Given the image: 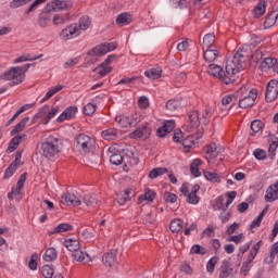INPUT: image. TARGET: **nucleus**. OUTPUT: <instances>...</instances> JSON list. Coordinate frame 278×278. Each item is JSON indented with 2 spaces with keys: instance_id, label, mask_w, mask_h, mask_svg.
<instances>
[{
  "instance_id": "obj_1",
  "label": "nucleus",
  "mask_w": 278,
  "mask_h": 278,
  "mask_svg": "<svg viewBox=\"0 0 278 278\" xmlns=\"http://www.w3.org/2000/svg\"><path fill=\"white\" fill-rule=\"evenodd\" d=\"M244 54L242 52H236L231 59L226 61V74L225 84L229 85L236 81L235 75H238L240 71L244 70Z\"/></svg>"
},
{
  "instance_id": "obj_2",
  "label": "nucleus",
  "mask_w": 278,
  "mask_h": 278,
  "mask_svg": "<svg viewBox=\"0 0 278 278\" xmlns=\"http://www.w3.org/2000/svg\"><path fill=\"white\" fill-rule=\"evenodd\" d=\"M30 67L31 64L29 63L23 66L11 67L1 74L0 79H2V81H9V86L14 88V86H18L25 81V73H27Z\"/></svg>"
},
{
  "instance_id": "obj_3",
  "label": "nucleus",
  "mask_w": 278,
  "mask_h": 278,
  "mask_svg": "<svg viewBox=\"0 0 278 278\" xmlns=\"http://www.w3.org/2000/svg\"><path fill=\"white\" fill-rule=\"evenodd\" d=\"M41 153L43 157L48 160H53V157H59L62 153V141L58 137H49L41 144Z\"/></svg>"
},
{
  "instance_id": "obj_4",
  "label": "nucleus",
  "mask_w": 278,
  "mask_h": 278,
  "mask_svg": "<svg viewBox=\"0 0 278 278\" xmlns=\"http://www.w3.org/2000/svg\"><path fill=\"white\" fill-rule=\"evenodd\" d=\"M76 150L80 155H88V153H92L94 150V139L86 134H79L76 137Z\"/></svg>"
},
{
  "instance_id": "obj_5",
  "label": "nucleus",
  "mask_w": 278,
  "mask_h": 278,
  "mask_svg": "<svg viewBox=\"0 0 278 278\" xmlns=\"http://www.w3.org/2000/svg\"><path fill=\"white\" fill-rule=\"evenodd\" d=\"M115 60H116V55L114 54L109 55L102 64L93 68V73H98L100 77H105V75L112 72V67H110V64H112V62H114Z\"/></svg>"
},
{
  "instance_id": "obj_6",
  "label": "nucleus",
  "mask_w": 278,
  "mask_h": 278,
  "mask_svg": "<svg viewBox=\"0 0 278 278\" xmlns=\"http://www.w3.org/2000/svg\"><path fill=\"white\" fill-rule=\"evenodd\" d=\"M80 35L81 31H79V26H77V24H72L60 33V38L61 40H73V38H77V36Z\"/></svg>"
},
{
  "instance_id": "obj_7",
  "label": "nucleus",
  "mask_w": 278,
  "mask_h": 278,
  "mask_svg": "<svg viewBox=\"0 0 278 278\" xmlns=\"http://www.w3.org/2000/svg\"><path fill=\"white\" fill-rule=\"evenodd\" d=\"M49 12H60L62 10H71L73 2L68 0H54L47 4Z\"/></svg>"
},
{
  "instance_id": "obj_8",
  "label": "nucleus",
  "mask_w": 278,
  "mask_h": 278,
  "mask_svg": "<svg viewBox=\"0 0 278 278\" xmlns=\"http://www.w3.org/2000/svg\"><path fill=\"white\" fill-rule=\"evenodd\" d=\"M278 97V80L277 79H271L267 84V89L265 93V99L267 103H273Z\"/></svg>"
},
{
  "instance_id": "obj_9",
  "label": "nucleus",
  "mask_w": 278,
  "mask_h": 278,
  "mask_svg": "<svg viewBox=\"0 0 278 278\" xmlns=\"http://www.w3.org/2000/svg\"><path fill=\"white\" fill-rule=\"evenodd\" d=\"M257 99V89H252L248 96L239 100V108L247 110V108H253L255 100Z\"/></svg>"
},
{
  "instance_id": "obj_10",
  "label": "nucleus",
  "mask_w": 278,
  "mask_h": 278,
  "mask_svg": "<svg viewBox=\"0 0 278 278\" xmlns=\"http://www.w3.org/2000/svg\"><path fill=\"white\" fill-rule=\"evenodd\" d=\"M116 49V43L111 42V43H102L89 52V55H105V53H110V51H114Z\"/></svg>"
},
{
  "instance_id": "obj_11",
  "label": "nucleus",
  "mask_w": 278,
  "mask_h": 278,
  "mask_svg": "<svg viewBox=\"0 0 278 278\" xmlns=\"http://www.w3.org/2000/svg\"><path fill=\"white\" fill-rule=\"evenodd\" d=\"M201 123V119H199V113L195 111L188 113V123L185 126V131L190 134L192 129H195V127H199Z\"/></svg>"
},
{
  "instance_id": "obj_12",
  "label": "nucleus",
  "mask_w": 278,
  "mask_h": 278,
  "mask_svg": "<svg viewBox=\"0 0 278 278\" xmlns=\"http://www.w3.org/2000/svg\"><path fill=\"white\" fill-rule=\"evenodd\" d=\"M61 203L63 205H67V206L73 205L74 207H77V206L81 205V200L79 198H77V195H75L74 193L67 192L61 197Z\"/></svg>"
},
{
  "instance_id": "obj_13",
  "label": "nucleus",
  "mask_w": 278,
  "mask_h": 278,
  "mask_svg": "<svg viewBox=\"0 0 278 278\" xmlns=\"http://www.w3.org/2000/svg\"><path fill=\"white\" fill-rule=\"evenodd\" d=\"M125 156L128 157L131 166H138L140 160L138 159V150L134 146H128L124 149Z\"/></svg>"
},
{
  "instance_id": "obj_14",
  "label": "nucleus",
  "mask_w": 278,
  "mask_h": 278,
  "mask_svg": "<svg viewBox=\"0 0 278 278\" xmlns=\"http://www.w3.org/2000/svg\"><path fill=\"white\" fill-rule=\"evenodd\" d=\"M203 138V128L198 130V132L194 136H189L187 139H182L181 144L185 149V153H188L190 151V148L192 144H194V140H201Z\"/></svg>"
},
{
  "instance_id": "obj_15",
  "label": "nucleus",
  "mask_w": 278,
  "mask_h": 278,
  "mask_svg": "<svg viewBox=\"0 0 278 278\" xmlns=\"http://www.w3.org/2000/svg\"><path fill=\"white\" fill-rule=\"evenodd\" d=\"M149 136H151V128H149L147 125L138 127L135 131L130 134V138L142 140H147Z\"/></svg>"
},
{
  "instance_id": "obj_16",
  "label": "nucleus",
  "mask_w": 278,
  "mask_h": 278,
  "mask_svg": "<svg viewBox=\"0 0 278 278\" xmlns=\"http://www.w3.org/2000/svg\"><path fill=\"white\" fill-rule=\"evenodd\" d=\"M117 252L116 250H111L110 252L104 253L102 257V262L104 266H116L118 264V261L116 260Z\"/></svg>"
},
{
  "instance_id": "obj_17",
  "label": "nucleus",
  "mask_w": 278,
  "mask_h": 278,
  "mask_svg": "<svg viewBox=\"0 0 278 278\" xmlns=\"http://www.w3.org/2000/svg\"><path fill=\"white\" fill-rule=\"evenodd\" d=\"M208 75H212V77H217L218 79H220V81H224V84H225V75H227V73H225L223 71V67H220L216 64H210L208 65Z\"/></svg>"
},
{
  "instance_id": "obj_18",
  "label": "nucleus",
  "mask_w": 278,
  "mask_h": 278,
  "mask_svg": "<svg viewBox=\"0 0 278 278\" xmlns=\"http://www.w3.org/2000/svg\"><path fill=\"white\" fill-rule=\"evenodd\" d=\"M173 129H175V121H166L163 126L156 130V136H159V138H165Z\"/></svg>"
},
{
  "instance_id": "obj_19",
  "label": "nucleus",
  "mask_w": 278,
  "mask_h": 278,
  "mask_svg": "<svg viewBox=\"0 0 278 278\" xmlns=\"http://www.w3.org/2000/svg\"><path fill=\"white\" fill-rule=\"evenodd\" d=\"M223 151V148L218 147L215 142L206 146L205 148V157L206 160H212V157H218V153Z\"/></svg>"
},
{
  "instance_id": "obj_20",
  "label": "nucleus",
  "mask_w": 278,
  "mask_h": 278,
  "mask_svg": "<svg viewBox=\"0 0 278 278\" xmlns=\"http://www.w3.org/2000/svg\"><path fill=\"white\" fill-rule=\"evenodd\" d=\"M75 114H77V106H70L56 118V121L58 123L71 121V118H75Z\"/></svg>"
},
{
  "instance_id": "obj_21",
  "label": "nucleus",
  "mask_w": 278,
  "mask_h": 278,
  "mask_svg": "<svg viewBox=\"0 0 278 278\" xmlns=\"http://www.w3.org/2000/svg\"><path fill=\"white\" fill-rule=\"evenodd\" d=\"M201 190V186L193 185L191 188V191L187 194V203H190L191 205H197L200 201L199 195H197V192Z\"/></svg>"
},
{
  "instance_id": "obj_22",
  "label": "nucleus",
  "mask_w": 278,
  "mask_h": 278,
  "mask_svg": "<svg viewBox=\"0 0 278 278\" xmlns=\"http://www.w3.org/2000/svg\"><path fill=\"white\" fill-rule=\"evenodd\" d=\"M49 23H51V11H49V8H47L43 12L40 13L38 25L45 29L49 27Z\"/></svg>"
},
{
  "instance_id": "obj_23",
  "label": "nucleus",
  "mask_w": 278,
  "mask_h": 278,
  "mask_svg": "<svg viewBox=\"0 0 278 278\" xmlns=\"http://www.w3.org/2000/svg\"><path fill=\"white\" fill-rule=\"evenodd\" d=\"M218 50L216 47L213 48H204V60L205 62H216L218 60Z\"/></svg>"
},
{
  "instance_id": "obj_24",
  "label": "nucleus",
  "mask_w": 278,
  "mask_h": 278,
  "mask_svg": "<svg viewBox=\"0 0 278 278\" xmlns=\"http://www.w3.org/2000/svg\"><path fill=\"white\" fill-rule=\"evenodd\" d=\"M156 193L151 189H146L144 194L139 195L138 205L143 203V201H148L149 203H153L155 201Z\"/></svg>"
},
{
  "instance_id": "obj_25",
  "label": "nucleus",
  "mask_w": 278,
  "mask_h": 278,
  "mask_svg": "<svg viewBox=\"0 0 278 278\" xmlns=\"http://www.w3.org/2000/svg\"><path fill=\"white\" fill-rule=\"evenodd\" d=\"M233 273V268L229 265V261L225 260L219 268V278H227Z\"/></svg>"
},
{
  "instance_id": "obj_26",
  "label": "nucleus",
  "mask_w": 278,
  "mask_h": 278,
  "mask_svg": "<svg viewBox=\"0 0 278 278\" xmlns=\"http://www.w3.org/2000/svg\"><path fill=\"white\" fill-rule=\"evenodd\" d=\"M214 42H216V36L214 34H206L202 41L203 51L216 47L214 46Z\"/></svg>"
},
{
  "instance_id": "obj_27",
  "label": "nucleus",
  "mask_w": 278,
  "mask_h": 278,
  "mask_svg": "<svg viewBox=\"0 0 278 278\" xmlns=\"http://www.w3.org/2000/svg\"><path fill=\"white\" fill-rule=\"evenodd\" d=\"M64 245L72 253H75L76 251H79V249H80L79 240H77V239H67V240H65Z\"/></svg>"
},
{
  "instance_id": "obj_28",
  "label": "nucleus",
  "mask_w": 278,
  "mask_h": 278,
  "mask_svg": "<svg viewBox=\"0 0 278 278\" xmlns=\"http://www.w3.org/2000/svg\"><path fill=\"white\" fill-rule=\"evenodd\" d=\"M66 231H73V226L71 224H60L49 232V236H53L54 233H64Z\"/></svg>"
},
{
  "instance_id": "obj_29",
  "label": "nucleus",
  "mask_w": 278,
  "mask_h": 278,
  "mask_svg": "<svg viewBox=\"0 0 278 278\" xmlns=\"http://www.w3.org/2000/svg\"><path fill=\"white\" fill-rule=\"evenodd\" d=\"M90 25H92L90 17L88 15H84L79 18L77 27L79 31H86V29H88Z\"/></svg>"
},
{
  "instance_id": "obj_30",
  "label": "nucleus",
  "mask_w": 278,
  "mask_h": 278,
  "mask_svg": "<svg viewBox=\"0 0 278 278\" xmlns=\"http://www.w3.org/2000/svg\"><path fill=\"white\" fill-rule=\"evenodd\" d=\"M72 256L76 262H90V255L79 249L76 252H73Z\"/></svg>"
},
{
  "instance_id": "obj_31",
  "label": "nucleus",
  "mask_w": 278,
  "mask_h": 278,
  "mask_svg": "<svg viewBox=\"0 0 278 278\" xmlns=\"http://www.w3.org/2000/svg\"><path fill=\"white\" fill-rule=\"evenodd\" d=\"M203 164V161L200 159H194L193 162L190 165V172L193 177H201V172L199 170V166Z\"/></svg>"
},
{
  "instance_id": "obj_32",
  "label": "nucleus",
  "mask_w": 278,
  "mask_h": 278,
  "mask_svg": "<svg viewBox=\"0 0 278 278\" xmlns=\"http://www.w3.org/2000/svg\"><path fill=\"white\" fill-rule=\"evenodd\" d=\"M64 86L62 85H58L55 87H52L47 93L46 96L41 99L40 103H45L46 101H49V99H51V97H53L54 94H58V92H60V90H63Z\"/></svg>"
},
{
  "instance_id": "obj_33",
  "label": "nucleus",
  "mask_w": 278,
  "mask_h": 278,
  "mask_svg": "<svg viewBox=\"0 0 278 278\" xmlns=\"http://www.w3.org/2000/svg\"><path fill=\"white\" fill-rule=\"evenodd\" d=\"M45 262H55L58 260V251L54 248H49L43 254Z\"/></svg>"
},
{
  "instance_id": "obj_34",
  "label": "nucleus",
  "mask_w": 278,
  "mask_h": 278,
  "mask_svg": "<svg viewBox=\"0 0 278 278\" xmlns=\"http://www.w3.org/2000/svg\"><path fill=\"white\" fill-rule=\"evenodd\" d=\"M266 13V1H261L253 10V14L255 18H260V16H264Z\"/></svg>"
},
{
  "instance_id": "obj_35",
  "label": "nucleus",
  "mask_w": 278,
  "mask_h": 278,
  "mask_svg": "<svg viewBox=\"0 0 278 278\" xmlns=\"http://www.w3.org/2000/svg\"><path fill=\"white\" fill-rule=\"evenodd\" d=\"M166 173H168V168H166V167H156V168H153L149 173V178L150 179H157V177H162V175H166Z\"/></svg>"
},
{
  "instance_id": "obj_36",
  "label": "nucleus",
  "mask_w": 278,
  "mask_h": 278,
  "mask_svg": "<svg viewBox=\"0 0 278 278\" xmlns=\"http://www.w3.org/2000/svg\"><path fill=\"white\" fill-rule=\"evenodd\" d=\"M102 138L104 140H116V138H118V130L114 128L103 130Z\"/></svg>"
},
{
  "instance_id": "obj_37",
  "label": "nucleus",
  "mask_w": 278,
  "mask_h": 278,
  "mask_svg": "<svg viewBox=\"0 0 278 278\" xmlns=\"http://www.w3.org/2000/svg\"><path fill=\"white\" fill-rule=\"evenodd\" d=\"M115 123H117L119 127H131L130 117L127 115H117Z\"/></svg>"
},
{
  "instance_id": "obj_38",
  "label": "nucleus",
  "mask_w": 278,
  "mask_h": 278,
  "mask_svg": "<svg viewBox=\"0 0 278 278\" xmlns=\"http://www.w3.org/2000/svg\"><path fill=\"white\" fill-rule=\"evenodd\" d=\"M29 123V117H24L15 127L11 130V136H16V134H21L25 126Z\"/></svg>"
},
{
  "instance_id": "obj_39",
  "label": "nucleus",
  "mask_w": 278,
  "mask_h": 278,
  "mask_svg": "<svg viewBox=\"0 0 278 278\" xmlns=\"http://www.w3.org/2000/svg\"><path fill=\"white\" fill-rule=\"evenodd\" d=\"M146 77L149 79H160L162 77V68H151L144 72Z\"/></svg>"
},
{
  "instance_id": "obj_40",
  "label": "nucleus",
  "mask_w": 278,
  "mask_h": 278,
  "mask_svg": "<svg viewBox=\"0 0 278 278\" xmlns=\"http://www.w3.org/2000/svg\"><path fill=\"white\" fill-rule=\"evenodd\" d=\"M129 194H131V189H125L123 193L117 194V203L125 205L130 200Z\"/></svg>"
},
{
  "instance_id": "obj_41",
  "label": "nucleus",
  "mask_w": 278,
  "mask_h": 278,
  "mask_svg": "<svg viewBox=\"0 0 278 278\" xmlns=\"http://www.w3.org/2000/svg\"><path fill=\"white\" fill-rule=\"evenodd\" d=\"M117 25H121V27H125V25H129L131 23V16L127 13H122L116 18Z\"/></svg>"
},
{
  "instance_id": "obj_42",
  "label": "nucleus",
  "mask_w": 278,
  "mask_h": 278,
  "mask_svg": "<svg viewBox=\"0 0 278 278\" xmlns=\"http://www.w3.org/2000/svg\"><path fill=\"white\" fill-rule=\"evenodd\" d=\"M169 229L172 233H179L180 229H184V222L181 219H174L169 224Z\"/></svg>"
},
{
  "instance_id": "obj_43",
  "label": "nucleus",
  "mask_w": 278,
  "mask_h": 278,
  "mask_svg": "<svg viewBox=\"0 0 278 278\" xmlns=\"http://www.w3.org/2000/svg\"><path fill=\"white\" fill-rule=\"evenodd\" d=\"M58 112H60V106L55 105L53 106L47 114V116L43 118V125H49V122L51 118H55L58 116Z\"/></svg>"
},
{
  "instance_id": "obj_44",
  "label": "nucleus",
  "mask_w": 278,
  "mask_h": 278,
  "mask_svg": "<svg viewBox=\"0 0 278 278\" xmlns=\"http://www.w3.org/2000/svg\"><path fill=\"white\" fill-rule=\"evenodd\" d=\"M84 203L87 205V207H97L99 204V200H97L96 197L87 194L83 198Z\"/></svg>"
},
{
  "instance_id": "obj_45",
  "label": "nucleus",
  "mask_w": 278,
  "mask_h": 278,
  "mask_svg": "<svg viewBox=\"0 0 278 278\" xmlns=\"http://www.w3.org/2000/svg\"><path fill=\"white\" fill-rule=\"evenodd\" d=\"M179 108H181V101H179V100H169L166 103V110H168V112H170V113L177 112V110H179Z\"/></svg>"
},
{
  "instance_id": "obj_46",
  "label": "nucleus",
  "mask_w": 278,
  "mask_h": 278,
  "mask_svg": "<svg viewBox=\"0 0 278 278\" xmlns=\"http://www.w3.org/2000/svg\"><path fill=\"white\" fill-rule=\"evenodd\" d=\"M43 3H47V0H35L24 14L28 15L31 14V12H36V10H38V8H40V5H42Z\"/></svg>"
},
{
  "instance_id": "obj_47",
  "label": "nucleus",
  "mask_w": 278,
  "mask_h": 278,
  "mask_svg": "<svg viewBox=\"0 0 278 278\" xmlns=\"http://www.w3.org/2000/svg\"><path fill=\"white\" fill-rule=\"evenodd\" d=\"M204 177L207 181H212V184H220V176L216 173L204 170Z\"/></svg>"
},
{
  "instance_id": "obj_48",
  "label": "nucleus",
  "mask_w": 278,
  "mask_h": 278,
  "mask_svg": "<svg viewBox=\"0 0 278 278\" xmlns=\"http://www.w3.org/2000/svg\"><path fill=\"white\" fill-rule=\"evenodd\" d=\"M17 168H18V163H16V161L11 163L10 166L5 169L4 178L10 179V177H12L14 173H16Z\"/></svg>"
},
{
  "instance_id": "obj_49",
  "label": "nucleus",
  "mask_w": 278,
  "mask_h": 278,
  "mask_svg": "<svg viewBox=\"0 0 278 278\" xmlns=\"http://www.w3.org/2000/svg\"><path fill=\"white\" fill-rule=\"evenodd\" d=\"M55 274V270H53V267L49 265H45L41 268V275L43 278H53V275Z\"/></svg>"
},
{
  "instance_id": "obj_50",
  "label": "nucleus",
  "mask_w": 278,
  "mask_h": 278,
  "mask_svg": "<svg viewBox=\"0 0 278 278\" xmlns=\"http://www.w3.org/2000/svg\"><path fill=\"white\" fill-rule=\"evenodd\" d=\"M277 64V59L265 58L261 63V68H273Z\"/></svg>"
},
{
  "instance_id": "obj_51",
  "label": "nucleus",
  "mask_w": 278,
  "mask_h": 278,
  "mask_svg": "<svg viewBox=\"0 0 278 278\" xmlns=\"http://www.w3.org/2000/svg\"><path fill=\"white\" fill-rule=\"evenodd\" d=\"M28 268L30 270H38V253H33L28 262Z\"/></svg>"
},
{
  "instance_id": "obj_52",
  "label": "nucleus",
  "mask_w": 278,
  "mask_h": 278,
  "mask_svg": "<svg viewBox=\"0 0 278 278\" xmlns=\"http://www.w3.org/2000/svg\"><path fill=\"white\" fill-rule=\"evenodd\" d=\"M191 255H205L207 253V251L205 250V248L199 245V244H194L191 250H190Z\"/></svg>"
},
{
  "instance_id": "obj_53",
  "label": "nucleus",
  "mask_w": 278,
  "mask_h": 278,
  "mask_svg": "<svg viewBox=\"0 0 278 278\" xmlns=\"http://www.w3.org/2000/svg\"><path fill=\"white\" fill-rule=\"evenodd\" d=\"M39 58H42V54L31 58V55H21L20 58L15 59L14 63L18 64L20 62H34V60H39Z\"/></svg>"
},
{
  "instance_id": "obj_54",
  "label": "nucleus",
  "mask_w": 278,
  "mask_h": 278,
  "mask_svg": "<svg viewBox=\"0 0 278 278\" xmlns=\"http://www.w3.org/2000/svg\"><path fill=\"white\" fill-rule=\"evenodd\" d=\"M25 181H27V173L22 174L17 181V185L15 188L17 194H21V190H23V187L25 186Z\"/></svg>"
},
{
  "instance_id": "obj_55",
  "label": "nucleus",
  "mask_w": 278,
  "mask_h": 278,
  "mask_svg": "<svg viewBox=\"0 0 278 278\" xmlns=\"http://www.w3.org/2000/svg\"><path fill=\"white\" fill-rule=\"evenodd\" d=\"M31 1L34 0H13L10 3V8H12V10H16V8H22V5H27V3H31Z\"/></svg>"
},
{
  "instance_id": "obj_56",
  "label": "nucleus",
  "mask_w": 278,
  "mask_h": 278,
  "mask_svg": "<svg viewBox=\"0 0 278 278\" xmlns=\"http://www.w3.org/2000/svg\"><path fill=\"white\" fill-rule=\"evenodd\" d=\"M216 264H218V256H213L206 264L207 273H214V268H216Z\"/></svg>"
},
{
  "instance_id": "obj_57",
  "label": "nucleus",
  "mask_w": 278,
  "mask_h": 278,
  "mask_svg": "<svg viewBox=\"0 0 278 278\" xmlns=\"http://www.w3.org/2000/svg\"><path fill=\"white\" fill-rule=\"evenodd\" d=\"M110 162L111 164H114L115 166H121V164H123V155L121 154H112L110 156Z\"/></svg>"
},
{
  "instance_id": "obj_58",
  "label": "nucleus",
  "mask_w": 278,
  "mask_h": 278,
  "mask_svg": "<svg viewBox=\"0 0 278 278\" xmlns=\"http://www.w3.org/2000/svg\"><path fill=\"white\" fill-rule=\"evenodd\" d=\"M166 203H177V194L166 191L163 195Z\"/></svg>"
},
{
  "instance_id": "obj_59",
  "label": "nucleus",
  "mask_w": 278,
  "mask_h": 278,
  "mask_svg": "<svg viewBox=\"0 0 278 278\" xmlns=\"http://www.w3.org/2000/svg\"><path fill=\"white\" fill-rule=\"evenodd\" d=\"M262 127H264V124L262 123V121L260 119H255L251 123V130L254 132V134H257L260 132V130L262 129Z\"/></svg>"
},
{
  "instance_id": "obj_60",
  "label": "nucleus",
  "mask_w": 278,
  "mask_h": 278,
  "mask_svg": "<svg viewBox=\"0 0 278 278\" xmlns=\"http://www.w3.org/2000/svg\"><path fill=\"white\" fill-rule=\"evenodd\" d=\"M84 112H85L86 116H92V114H94V112H97V105H94L92 103H88L87 105H85Z\"/></svg>"
},
{
  "instance_id": "obj_61",
  "label": "nucleus",
  "mask_w": 278,
  "mask_h": 278,
  "mask_svg": "<svg viewBox=\"0 0 278 278\" xmlns=\"http://www.w3.org/2000/svg\"><path fill=\"white\" fill-rule=\"evenodd\" d=\"M277 147H278V139H276L275 141H273L269 144L268 148V156L273 160V157H275V152L277 151Z\"/></svg>"
},
{
  "instance_id": "obj_62",
  "label": "nucleus",
  "mask_w": 278,
  "mask_h": 278,
  "mask_svg": "<svg viewBox=\"0 0 278 278\" xmlns=\"http://www.w3.org/2000/svg\"><path fill=\"white\" fill-rule=\"evenodd\" d=\"M277 253H278V241L271 245L270 254H269V258H270L269 264H273L275 262V257L277 256Z\"/></svg>"
},
{
  "instance_id": "obj_63",
  "label": "nucleus",
  "mask_w": 278,
  "mask_h": 278,
  "mask_svg": "<svg viewBox=\"0 0 278 278\" xmlns=\"http://www.w3.org/2000/svg\"><path fill=\"white\" fill-rule=\"evenodd\" d=\"M138 106L141 110H147V108H149V98L144 96L140 97L138 100Z\"/></svg>"
},
{
  "instance_id": "obj_64",
  "label": "nucleus",
  "mask_w": 278,
  "mask_h": 278,
  "mask_svg": "<svg viewBox=\"0 0 278 278\" xmlns=\"http://www.w3.org/2000/svg\"><path fill=\"white\" fill-rule=\"evenodd\" d=\"M254 156L256 160H266V151L262 149L254 150Z\"/></svg>"
}]
</instances>
